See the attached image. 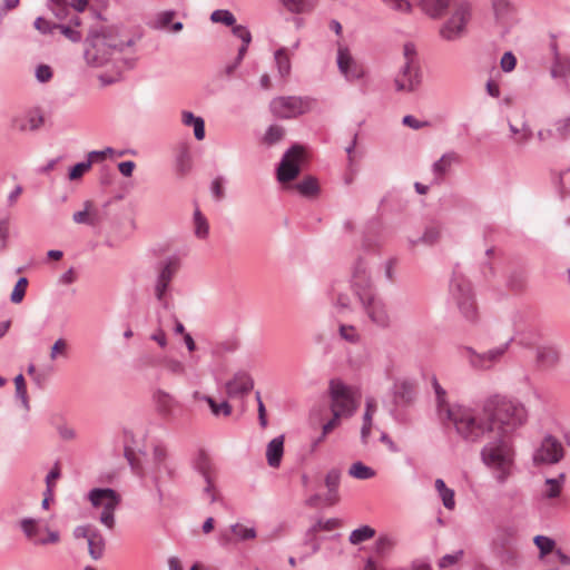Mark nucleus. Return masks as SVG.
<instances>
[{
  "instance_id": "obj_1",
  "label": "nucleus",
  "mask_w": 570,
  "mask_h": 570,
  "mask_svg": "<svg viewBox=\"0 0 570 570\" xmlns=\"http://www.w3.org/2000/svg\"><path fill=\"white\" fill-rule=\"evenodd\" d=\"M434 386L440 416L450 420L465 441H485L480 452L481 461L491 470L498 483H505L512 475L515 462L512 435L527 423L525 406L504 397L488 402L481 411L451 406L444 399L442 387L438 383Z\"/></svg>"
},
{
  "instance_id": "obj_2",
  "label": "nucleus",
  "mask_w": 570,
  "mask_h": 570,
  "mask_svg": "<svg viewBox=\"0 0 570 570\" xmlns=\"http://www.w3.org/2000/svg\"><path fill=\"white\" fill-rule=\"evenodd\" d=\"M136 43L135 38L119 39L114 28L101 27L91 29L86 38L85 59L94 68L105 66L116 53Z\"/></svg>"
},
{
  "instance_id": "obj_3",
  "label": "nucleus",
  "mask_w": 570,
  "mask_h": 570,
  "mask_svg": "<svg viewBox=\"0 0 570 570\" xmlns=\"http://www.w3.org/2000/svg\"><path fill=\"white\" fill-rule=\"evenodd\" d=\"M330 397V407L333 416L322 426V434L316 440V444L323 442L325 438L340 425L342 419L351 417L358 405L357 393L341 381L331 382Z\"/></svg>"
},
{
  "instance_id": "obj_4",
  "label": "nucleus",
  "mask_w": 570,
  "mask_h": 570,
  "mask_svg": "<svg viewBox=\"0 0 570 570\" xmlns=\"http://www.w3.org/2000/svg\"><path fill=\"white\" fill-rule=\"evenodd\" d=\"M473 6L469 0H458L449 18L441 24L439 35L443 40L456 41L468 35L472 20Z\"/></svg>"
},
{
  "instance_id": "obj_5",
  "label": "nucleus",
  "mask_w": 570,
  "mask_h": 570,
  "mask_svg": "<svg viewBox=\"0 0 570 570\" xmlns=\"http://www.w3.org/2000/svg\"><path fill=\"white\" fill-rule=\"evenodd\" d=\"M88 499L98 512L100 522L108 529H114V513L121 502V497L112 489H92Z\"/></svg>"
},
{
  "instance_id": "obj_6",
  "label": "nucleus",
  "mask_w": 570,
  "mask_h": 570,
  "mask_svg": "<svg viewBox=\"0 0 570 570\" xmlns=\"http://www.w3.org/2000/svg\"><path fill=\"white\" fill-rule=\"evenodd\" d=\"M566 449L553 435H546L532 454V462L535 466L554 465L563 460Z\"/></svg>"
},
{
  "instance_id": "obj_7",
  "label": "nucleus",
  "mask_w": 570,
  "mask_h": 570,
  "mask_svg": "<svg viewBox=\"0 0 570 570\" xmlns=\"http://www.w3.org/2000/svg\"><path fill=\"white\" fill-rule=\"evenodd\" d=\"M305 163V150L302 146L295 145L283 156L277 168V179L282 184L293 181L299 174Z\"/></svg>"
},
{
  "instance_id": "obj_8",
  "label": "nucleus",
  "mask_w": 570,
  "mask_h": 570,
  "mask_svg": "<svg viewBox=\"0 0 570 570\" xmlns=\"http://www.w3.org/2000/svg\"><path fill=\"white\" fill-rule=\"evenodd\" d=\"M357 297L372 323L380 327H387L390 325L391 316L389 311L374 292H357Z\"/></svg>"
},
{
  "instance_id": "obj_9",
  "label": "nucleus",
  "mask_w": 570,
  "mask_h": 570,
  "mask_svg": "<svg viewBox=\"0 0 570 570\" xmlns=\"http://www.w3.org/2000/svg\"><path fill=\"white\" fill-rule=\"evenodd\" d=\"M313 101L298 97H279L271 102L272 112L279 118H293L311 110Z\"/></svg>"
},
{
  "instance_id": "obj_10",
  "label": "nucleus",
  "mask_w": 570,
  "mask_h": 570,
  "mask_svg": "<svg viewBox=\"0 0 570 570\" xmlns=\"http://www.w3.org/2000/svg\"><path fill=\"white\" fill-rule=\"evenodd\" d=\"M20 527L28 540L36 544H55L60 541V534L58 531L48 527L42 528L39 521L35 519H22L20 521Z\"/></svg>"
},
{
  "instance_id": "obj_11",
  "label": "nucleus",
  "mask_w": 570,
  "mask_h": 570,
  "mask_svg": "<svg viewBox=\"0 0 570 570\" xmlns=\"http://www.w3.org/2000/svg\"><path fill=\"white\" fill-rule=\"evenodd\" d=\"M451 292L458 301L462 314L470 321L476 315V307L471 295L470 284L462 277H456L451 283Z\"/></svg>"
},
{
  "instance_id": "obj_12",
  "label": "nucleus",
  "mask_w": 570,
  "mask_h": 570,
  "mask_svg": "<svg viewBox=\"0 0 570 570\" xmlns=\"http://www.w3.org/2000/svg\"><path fill=\"white\" fill-rule=\"evenodd\" d=\"M508 344L493 347L484 353H476L470 347L463 350L465 358L470 365L479 370H488L495 365L505 354Z\"/></svg>"
},
{
  "instance_id": "obj_13",
  "label": "nucleus",
  "mask_w": 570,
  "mask_h": 570,
  "mask_svg": "<svg viewBox=\"0 0 570 570\" xmlns=\"http://www.w3.org/2000/svg\"><path fill=\"white\" fill-rule=\"evenodd\" d=\"M196 470L203 475L206 485L204 488V495L207 497L210 503L219 500L220 495L215 488L216 470L212 460L202 453L196 461Z\"/></svg>"
},
{
  "instance_id": "obj_14",
  "label": "nucleus",
  "mask_w": 570,
  "mask_h": 570,
  "mask_svg": "<svg viewBox=\"0 0 570 570\" xmlns=\"http://www.w3.org/2000/svg\"><path fill=\"white\" fill-rule=\"evenodd\" d=\"M256 538V531L254 528H248L242 523H235L228 529L220 531L219 542L223 546H227L237 541L252 540Z\"/></svg>"
},
{
  "instance_id": "obj_15",
  "label": "nucleus",
  "mask_w": 570,
  "mask_h": 570,
  "mask_svg": "<svg viewBox=\"0 0 570 570\" xmlns=\"http://www.w3.org/2000/svg\"><path fill=\"white\" fill-rule=\"evenodd\" d=\"M458 0H417V8L431 19L439 20Z\"/></svg>"
},
{
  "instance_id": "obj_16",
  "label": "nucleus",
  "mask_w": 570,
  "mask_h": 570,
  "mask_svg": "<svg viewBox=\"0 0 570 570\" xmlns=\"http://www.w3.org/2000/svg\"><path fill=\"white\" fill-rule=\"evenodd\" d=\"M45 122L43 112L39 109H32L26 115L14 117L12 119V127L20 131L36 130Z\"/></svg>"
},
{
  "instance_id": "obj_17",
  "label": "nucleus",
  "mask_w": 570,
  "mask_h": 570,
  "mask_svg": "<svg viewBox=\"0 0 570 570\" xmlns=\"http://www.w3.org/2000/svg\"><path fill=\"white\" fill-rule=\"evenodd\" d=\"M153 399L157 413L166 420L171 419L176 407L178 406L176 399L163 390L156 391Z\"/></svg>"
},
{
  "instance_id": "obj_18",
  "label": "nucleus",
  "mask_w": 570,
  "mask_h": 570,
  "mask_svg": "<svg viewBox=\"0 0 570 570\" xmlns=\"http://www.w3.org/2000/svg\"><path fill=\"white\" fill-rule=\"evenodd\" d=\"M252 377L244 372L236 373L234 377L225 385L226 394L229 397H235L248 393L253 389Z\"/></svg>"
},
{
  "instance_id": "obj_19",
  "label": "nucleus",
  "mask_w": 570,
  "mask_h": 570,
  "mask_svg": "<svg viewBox=\"0 0 570 570\" xmlns=\"http://www.w3.org/2000/svg\"><path fill=\"white\" fill-rule=\"evenodd\" d=\"M421 82L422 79L419 73H394L392 79L394 90L401 94L415 91Z\"/></svg>"
},
{
  "instance_id": "obj_20",
  "label": "nucleus",
  "mask_w": 570,
  "mask_h": 570,
  "mask_svg": "<svg viewBox=\"0 0 570 570\" xmlns=\"http://www.w3.org/2000/svg\"><path fill=\"white\" fill-rule=\"evenodd\" d=\"M353 288L357 292H373L368 267L364 262H358L353 272Z\"/></svg>"
},
{
  "instance_id": "obj_21",
  "label": "nucleus",
  "mask_w": 570,
  "mask_h": 570,
  "mask_svg": "<svg viewBox=\"0 0 570 570\" xmlns=\"http://www.w3.org/2000/svg\"><path fill=\"white\" fill-rule=\"evenodd\" d=\"M560 361V352L554 346H539L535 352V362L541 368H552Z\"/></svg>"
},
{
  "instance_id": "obj_22",
  "label": "nucleus",
  "mask_w": 570,
  "mask_h": 570,
  "mask_svg": "<svg viewBox=\"0 0 570 570\" xmlns=\"http://www.w3.org/2000/svg\"><path fill=\"white\" fill-rule=\"evenodd\" d=\"M284 454V436L274 438L266 448L267 463L272 468H278Z\"/></svg>"
},
{
  "instance_id": "obj_23",
  "label": "nucleus",
  "mask_w": 570,
  "mask_h": 570,
  "mask_svg": "<svg viewBox=\"0 0 570 570\" xmlns=\"http://www.w3.org/2000/svg\"><path fill=\"white\" fill-rule=\"evenodd\" d=\"M181 121L185 126L193 127L197 140L205 138V122L203 118L195 116L190 111H183Z\"/></svg>"
},
{
  "instance_id": "obj_24",
  "label": "nucleus",
  "mask_w": 570,
  "mask_h": 570,
  "mask_svg": "<svg viewBox=\"0 0 570 570\" xmlns=\"http://www.w3.org/2000/svg\"><path fill=\"white\" fill-rule=\"evenodd\" d=\"M435 490L442 500L445 509L452 511L455 509L454 491L446 487L442 479H436L434 483Z\"/></svg>"
},
{
  "instance_id": "obj_25",
  "label": "nucleus",
  "mask_w": 570,
  "mask_h": 570,
  "mask_svg": "<svg viewBox=\"0 0 570 570\" xmlns=\"http://www.w3.org/2000/svg\"><path fill=\"white\" fill-rule=\"evenodd\" d=\"M403 56L405 59L403 71H417L421 68L414 43L406 42L403 46Z\"/></svg>"
},
{
  "instance_id": "obj_26",
  "label": "nucleus",
  "mask_w": 570,
  "mask_h": 570,
  "mask_svg": "<svg viewBox=\"0 0 570 570\" xmlns=\"http://www.w3.org/2000/svg\"><path fill=\"white\" fill-rule=\"evenodd\" d=\"M292 13H307L314 10L317 0H279Z\"/></svg>"
},
{
  "instance_id": "obj_27",
  "label": "nucleus",
  "mask_w": 570,
  "mask_h": 570,
  "mask_svg": "<svg viewBox=\"0 0 570 570\" xmlns=\"http://www.w3.org/2000/svg\"><path fill=\"white\" fill-rule=\"evenodd\" d=\"M83 209L76 212L72 219L77 224L95 225L97 223V210L94 208V204L87 200L83 204Z\"/></svg>"
},
{
  "instance_id": "obj_28",
  "label": "nucleus",
  "mask_w": 570,
  "mask_h": 570,
  "mask_svg": "<svg viewBox=\"0 0 570 570\" xmlns=\"http://www.w3.org/2000/svg\"><path fill=\"white\" fill-rule=\"evenodd\" d=\"M298 194L304 197H315L320 191V185L316 178L309 176L293 186Z\"/></svg>"
},
{
  "instance_id": "obj_29",
  "label": "nucleus",
  "mask_w": 570,
  "mask_h": 570,
  "mask_svg": "<svg viewBox=\"0 0 570 570\" xmlns=\"http://www.w3.org/2000/svg\"><path fill=\"white\" fill-rule=\"evenodd\" d=\"M566 482V474L560 473L556 479H547L544 481V491L543 495L548 499L558 498L562 491L563 484Z\"/></svg>"
},
{
  "instance_id": "obj_30",
  "label": "nucleus",
  "mask_w": 570,
  "mask_h": 570,
  "mask_svg": "<svg viewBox=\"0 0 570 570\" xmlns=\"http://www.w3.org/2000/svg\"><path fill=\"white\" fill-rule=\"evenodd\" d=\"M52 425L56 428L60 439L65 441H73L77 438L76 429L67 423L61 416L52 417Z\"/></svg>"
},
{
  "instance_id": "obj_31",
  "label": "nucleus",
  "mask_w": 570,
  "mask_h": 570,
  "mask_svg": "<svg viewBox=\"0 0 570 570\" xmlns=\"http://www.w3.org/2000/svg\"><path fill=\"white\" fill-rule=\"evenodd\" d=\"M459 161V156L455 153H449L443 155L434 165L433 171L436 176V180L440 181L443 175L450 169L452 164Z\"/></svg>"
},
{
  "instance_id": "obj_32",
  "label": "nucleus",
  "mask_w": 570,
  "mask_h": 570,
  "mask_svg": "<svg viewBox=\"0 0 570 570\" xmlns=\"http://www.w3.org/2000/svg\"><path fill=\"white\" fill-rule=\"evenodd\" d=\"M376 412V402L373 399H367L366 401V411L363 416V426L361 430L362 441L365 443L371 433L372 428V419L374 413Z\"/></svg>"
},
{
  "instance_id": "obj_33",
  "label": "nucleus",
  "mask_w": 570,
  "mask_h": 570,
  "mask_svg": "<svg viewBox=\"0 0 570 570\" xmlns=\"http://www.w3.org/2000/svg\"><path fill=\"white\" fill-rule=\"evenodd\" d=\"M233 35L236 36L237 38H239L243 42V45L238 49V55L236 58V61L238 62L243 59V57L245 56V53L247 51L248 45L252 41V35H250V31L245 26H242V24L233 26Z\"/></svg>"
},
{
  "instance_id": "obj_34",
  "label": "nucleus",
  "mask_w": 570,
  "mask_h": 570,
  "mask_svg": "<svg viewBox=\"0 0 570 570\" xmlns=\"http://www.w3.org/2000/svg\"><path fill=\"white\" fill-rule=\"evenodd\" d=\"M105 548V539L101 533L96 530L88 540V550L92 559L101 558Z\"/></svg>"
},
{
  "instance_id": "obj_35",
  "label": "nucleus",
  "mask_w": 570,
  "mask_h": 570,
  "mask_svg": "<svg viewBox=\"0 0 570 570\" xmlns=\"http://www.w3.org/2000/svg\"><path fill=\"white\" fill-rule=\"evenodd\" d=\"M348 474L354 479L367 480L374 478L376 473L362 462H355L350 466Z\"/></svg>"
},
{
  "instance_id": "obj_36",
  "label": "nucleus",
  "mask_w": 570,
  "mask_h": 570,
  "mask_svg": "<svg viewBox=\"0 0 570 570\" xmlns=\"http://www.w3.org/2000/svg\"><path fill=\"white\" fill-rule=\"evenodd\" d=\"M176 12L174 10L161 11L155 16V18L149 22V26L155 30H164L168 28Z\"/></svg>"
},
{
  "instance_id": "obj_37",
  "label": "nucleus",
  "mask_w": 570,
  "mask_h": 570,
  "mask_svg": "<svg viewBox=\"0 0 570 570\" xmlns=\"http://www.w3.org/2000/svg\"><path fill=\"white\" fill-rule=\"evenodd\" d=\"M194 233L200 239H205L209 233L208 222L198 209L194 213Z\"/></svg>"
},
{
  "instance_id": "obj_38",
  "label": "nucleus",
  "mask_w": 570,
  "mask_h": 570,
  "mask_svg": "<svg viewBox=\"0 0 570 570\" xmlns=\"http://www.w3.org/2000/svg\"><path fill=\"white\" fill-rule=\"evenodd\" d=\"M205 402L209 405L212 413L215 416H229L232 413V406L228 402L224 401L222 403H217L213 397L210 396H204Z\"/></svg>"
},
{
  "instance_id": "obj_39",
  "label": "nucleus",
  "mask_w": 570,
  "mask_h": 570,
  "mask_svg": "<svg viewBox=\"0 0 570 570\" xmlns=\"http://www.w3.org/2000/svg\"><path fill=\"white\" fill-rule=\"evenodd\" d=\"M375 535V530L368 525L361 527L354 530L350 535V541L353 544H358L363 541L370 540Z\"/></svg>"
},
{
  "instance_id": "obj_40",
  "label": "nucleus",
  "mask_w": 570,
  "mask_h": 570,
  "mask_svg": "<svg viewBox=\"0 0 570 570\" xmlns=\"http://www.w3.org/2000/svg\"><path fill=\"white\" fill-rule=\"evenodd\" d=\"M210 20L215 23H223L233 27L236 22L234 14L229 10L218 9L212 12Z\"/></svg>"
},
{
  "instance_id": "obj_41",
  "label": "nucleus",
  "mask_w": 570,
  "mask_h": 570,
  "mask_svg": "<svg viewBox=\"0 0 570 570\" xmlns=\"http://www.w3.org/2000/svg\"><path fill=\"white\" fill-rule=\"evenodd\" d=\"M27 287H28V279L26 277H21L17 282V284L11 293V296H10V299L13 304H19L23 301Z\"/></svg>"
},
{
  "instance_id": "obj_42",
  "label": "nucleus",
  "mask_w": 570,
  "mask_h": 570,
  "mask_svg": "<svg viewBox=\"0 0 570 570\" xmlns=\"http://www.w3.org/2000/svg\"><path fill=\"white\" fill-rule=\"evenodd\" d=\"M119 81V73H96V77L91 82L99 88H104Z\"/></svg>"
},
{
  "instance_id": "obj_43",
  "label": "nucleus",
  "mask_w": 570,
  "mask_h": 570,
  "mask_svg": "<svg viewBox=\"0 0 570 570\" xmlns=\"http://www.w3.org/2000/svg\"><path fill=\"white\" fill-rule=\"evenodd\" d=\"M275 61L278 68V71H289L291 69V60L287 49L281 48L275 52Z\"/></svg>"
},
{
  "instance_id": "obj_44",
  "label": "nucleus",
  "mask_w": 570,
  "mask_h": 570,
  "mask_svg": "<svg viewBox=\"0 0 570 570\" xmlns=\"http://www.w3.org/2000/svg\"><path fill=\"white\" fill-rule=\"evenodd\" d=\"M164 366L173 375L181 376L186 373L185 364L176 358H166Z\"/></svg>"
},
{
  "instance_id": "obj_45",
  "label": "nucleus",
  "mask_w": 570,
  "mask_h": 570,
  "mask_svg": "<svg viewBox=\"0 0 570 570\" xmlns=\"http://www.w3.org/2000/svg\"><path fill=\"white\" fill-rule=\"evenodd\" d=\"M353 58L347 48H340L337 52V66L340 71H348L352 67Z\"/></svg>"
},
{
  "instance_id": "obj_46",
  "label": "nucleus",
  "mask_w": 570,
  "mask_h": 570,
  "mask_svg": "<svg viewBox=\"0 0 570 570\" xmlns=\"http://www.w3.org/2000/svg\"><path fill=\"white\" fill-rule=\"evenodd\" d=\"M534 543L539 548L541 557L552 552L554 550V541L544 535H537L534 538Z\"/></svg>"
},
{
  "instance_id": "obj_47",
  "label": "nucleus",
  "mask_w": 570,
  "mask_h": 570,
  "mask_svg": "<svg viewBox=\"0 0 570 570\" xmlns=\"http://www.w3.org/2000/svg\"><path fill=\"white\" fill-rule=\"evenodd\" d=\"M178 269V264L174 261L168 262L164 268L161 269L158 281L163 282L164 284H168L171 282L175 273Z\"/></svg>"
},
{
  "instance_id": "obj_48",
  "label": "nucleus",
  "mask_w": 570,
  "mask_h": 570,
  "mask_svg": "<svg viewBox=\"0 0 570 570\" xmlns=\"http://www.w3.org/2000/svg\"><path fill=\"white\" fill-rule=\"evenodd\" d=\"M67 351H68V344H67V341L63 340V338H59L57 340L53 345L51 346V350H50V360L51 361H55L57 360L59 356H67Z\"/></svg>"
},
{
  "instance_id": "obj_49",
  "label": "nucleus",
  "mask_w": 570,
  "mask_h": 570,
  "mask_svg": "<svg viewBox=\"0 0 570 570\" xmlns=\"http://www.w3.org/2000/svg\"><path fill=\"white\" fill-rule=\"evenodd\" d=\"M284 136V129L279 126H271L264 137V140L268 145L276 144Z\"/></svg>"
},
{
  "instance_id": "obj_50",
  "label": "nucleus",
  "mask_w": 570,
  "mask_h": 570,
  "mask_svg": "<svg viewBox=\"0 0 570 570\" xmlns=\"http://www.w3.org/2000/svg\"><path fill=\"white\" fill-rule=\"evenodd\" d=\"M340 335L350 343H356L360 338L357 330L352 325H341Z\"/></svg>"
},
{
  "instance_id": "obj_51",
  "label": "nucleus",
  "mask_w": 570,
  "mask_h": 570,
  "mask_svg": "<svg viewBox=\"0 0 570 570\" xmlns=\"http://www.w3.org/2000/svg\"><path fill=\"white\" fill-rule=\"evenodd\" d=\"M517 66V57L512 51H507L500 59L502 71H512Z\"/></svg>"
},
{
  "instance_id": "obj_52",
  "label": "nucleus",
  "mask_w": 570,
  "mask_h": 570,
  "mask_svg": "<svg viewBox=\"0 0 570 570\" xmlns=\"http://www.w3.org/2000/svg\"><path fill=\"white\" fill-rule=\"evenodd\" d=\"M462 557H463L462 550L456 551L455 553H452V554H445L444 557H442L440 559L439 567L441 569L452 567V566L456 564L462 559Z\"/></svg>"
},
{
  "instance_id": "obj_53",
  "label": "nucleus",
  "mask_w": 570,
  "mask_h": 570,
  "mask_svg": "<svg viewBox=\"0 0 570 570\" xmlns=\"http://www.w3.org/2000/svg\"><path fill=\"white\" fill-rule=\"evenodd\" d=\"M91 168V163L83 161L75 165L69 171V178L76 180L81 178Z\"/></svg>"
},
{
  "instance_id": "obj_54",
  "label": "nucleus",
  "mask_w": 570,
  "mask_h": 570,
  "mask_svg": "<svg viewBox=\"0 0 570 570\" xmlns=\"http://www.w3.org/2000/svg\"><path fill=\"white\" fill-rule=\"evenodd\" d=\"M342 525V522L341 520L338 519H328L326 521H318L314 527H313V531H320V530H324V531H332V530H335L337 528H340Z\"/></svg>"
},
{
  "instance_id": "obj_55",
  "label": "nucleus",
  "mask_w": 570,
  "mask_h": 570,
  "mask_svg": "<svg viewBox=\"0 0 570 570\" xmlns=\"http://www.w3.org/2000/svg\"><path fill=\"white\" fill-rule=\"evenodd\" d=\"M386 4H391L392 9L399 12L411 13L412 4L407 0H382Z\"/></svg>"
},
{
  "instance_id": "obj_56",
  "label": "nucleus",
  "mask_w": 570,
  "mask_h": 570,
  "mask_svg": "<svg viewBox=\"0 0 570 570\" xmlns=\"http://www.w3.org/2000/svg\"><path fill=\"white\" fill-rule=\"evenodd\" d=\"M340 484V472L336 470H332L326 474L325 485L331 493L337 491Z\"/></svg>"
},
{
  "instance_id": "obj_57",
  "label": "nucleus",
  "mask_w": 570,
  "mask_h": 570,
  "mask_svg": "<svg viewBox=\"0 0 570 570\" xmlns=\"http://www.w3.org/2000/svg\"><path fill=\"white\" fill-rule=\"evenodd\" d=\"M552 71H570V56H562L556 52Z\"/></svg>"
},
{
  "instance_id": "obj_58",
  "label": "nucleus",
  "mask_w": 570,
  "mask_h": 570,
  "mask_svg": "<svg viewBox=\"0 0 570 570\" xmlns=\"http://www.w3.org/2000/svg\"><path fill=\"white\" fill-rule=\"evenodd\" d=\"M50 8L58 18H63L67 14L68 0H49Z\"/></svg>"
},
{
  "instance_id": "obj_59",
  "label": "nucleus",
  "mask_w": 570,
  "mask_h": 570,
  "mask_svg": "<svg viewBox=\"0 0 570 570\" xmlns=\"http://www.w3.org/2000/svg\"><path fill=\"white\" fill-rule=\"evenodd\" d=\"M510 129L515 136V141L519 144L528 141L531 137V131L527 126H522V128L518 129L513 125H510Z\"/></svg>"
},
{
  "instance_id": "obj_60",
  "label": "nucleus",
  "mask_w": 570,
  "mask_h": 570,
  "mask_svg": "<svg viewBox=\"0 0 570 570\" xmlns=\"http://www.w3.org/2000/svg\"><path fill=\"white\" fill-rule=\"evenodd\" d=\"M14 385H16V392L19 397H21L23 403H27V387H26V381L24 377L19 374L14 379Z\"/></svg>"
},
{
  "instance_id": "obj_61",
  "label": "nucleus",
  "mask_w": 570,
  "mask_h": 570,
  "mask_svg": "<svg viewBox=\"0 0 570 570\" xmlns=\"http://www.w3.org/2000/svg\"><path fill=\"white\" fill-rule=\"evenodd\" d=\"M493 9L498 17L511 11V3L508 0H493Z\"/></svg>"
},
{
  "instance_id": "obj_62",
  "label": "nucleus",
  "mask_w": 570,
  "mask_h": 570,
  "mask_svg": "<svg viewBox=\"0 0 570 570\" xmlns=\"http://www.w3.org/2000/svg\"><path fill=\"white\" fill-rule=\"evenodd\" d=\"M393 547V541L389 537H381L376 542V553L379 556L384 554L386 551H389Z\"/></svg>"
},
{
  "instance_id": "obj_63",
  "label": "nucleus",
  "mask_w": 570,
  "mask_h": 570,
  "mask_svg": "<svg viewBox=\"0 0 570 570\" xmlns=\"http://www.w3.org/2000/svg\"><path fill=\"white\" fill-rule=\"evenodd\" d=\"M96 529H92L91 527L89 525H79L77 528H75L73 530V537L76 539H87V541L89 540L90 535L92 533H95Z\"/></svg>"
},
{
  "instance_id": "obj_64",
  "label": "nucleus",
  "mask_w": 570,
  "mask_h": 570,
  "mask_svg": "<svg viewBox=\"0 0 570 570\" xmlns=\"http://www.w3.org/2000/svg\"><path fill=\"white\" fill-rule=\"evenodd\" d=\"M557 131L561 137L570 136V118L560 119L557 124Z\"/></svg>"
}]
</instances>
